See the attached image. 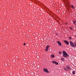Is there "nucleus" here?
Here are the masks:
<instances>
[{
	"instance_id": "1",
	"label": "nucleus",
	"mask_w": 76,
	"mask_h": 76,
	"mask_svg": "<svg viewBox=\"0 0 76 76\" xmlns=\"http://www.w3.org/2000/svg\"><path fill=\"white\" fill-rule=\"evenodd\" d=\"M63 55L62 56L63 57H64L65 58H67V57H69V55L67 54V53H66L65 51H63Z\"/></svg>"
},
{
	"instance_id": "2",
	"label": "nucleus",
	"mask_w": 76,
	"mask_h": 76,
	"mask_svg": "<svg viewBox=\"0 0 76 76\" xmlns=\"http://www.w3.org/2000/svg\"><path fill=\"white\" fill-rule=\"evenodd\" d=\"M70 44L71 45V46H72V47H75V44H74L73 43V42L70 41Z\"/></svg>"
},
{
	"instance_id": "3",
	"label": "nucleus",
	"mask_w": 76,
	"mask_h": 76,
	"mask_svg": "<svg viewBox=\"0 0 76 76\" xmlns=\"http://www.w3.org/2000/svg\"><path fill=\"white\" fill-rule=\"evenodd\" d=\"M43 70L46 73H49V71L48 70V69L47 68H44L43 69Z\"/></svg>"
},
{
	"instance_id": "4",
	"label": "nucleus",
	"mask_w": 76,
	"mask_h": 76,
	"mask_svg": "<svg viewBox=\"0 0 76 76\" xmlns=\"http://www.w3.org/2000/svg\"><path fill=\"white\" fill-rule=\"evenodd\" d=\"M64 42H65V43H66V45H69V42L68 41L64 40Z\"/></svg>"
},
{
	"instance_id": "5",
	"label": "nucleus",
	"mask_w": 76,
	"mask_h": 76,
	"mask_svg": "<svg viewBox=\"0 0 76 76\" xmlns=\"http://www.w3.org/2000/svg\"><path fill=\"white\" fill-rule=\"evenodd\" d=\"M52 63H53V64H56V65H58V62H56V61H52Z\"/></svg>"
},
{
	"instance_id": "6",
	"label": "nucleus",
	"mask_w": 76,
	"mask_h": 76,
	"mask_svg": "<svg viewBox=\"0 0 76 76\" xmlns=\"http://www.w3.org/2000/svg\"><path fill=\"white\" fill-rule=\"evenodd\" d=\"M57 43H58V45L60 46H61V43L60 41H57Z\"/></svg>"
},
{
	"instance_id": "7",
	"label": "nucleus",
	"mask_w": 76,
	"mask_h": 76,
	"mask_svg": "<svg viewBox=\"0 0 76 76\" xmlns=\"http://www.w3.org/2000/svg\"><path fill=\"white\" fill-rule=\"evenodd\" d=\"M66 67L67 69H71V68L70 67V66H66Z\"/></svg>"
},
{
	"instance_id": "8",
	"label": "nucleus",
	"mask_w": 76,
	"mask_h": 76,
	"mask_svg": "<svg viewBox=\"0 0 76 76\" xmlns=\"http://www.w3.org/2000/svg\"><path fill=\"white\" fill-rule=\"evenodd\" d=\"M71 7H72V9H75V8L74 7V6H73V5H71Z\"/></svg>"
},
{
	"instance_id": "9",
	"label": "nucleus",
	"mask_w": 76,
	"mask_h": 76,
	"mask_svg": "<svg viewBox=\"0 0 76 76\" xmlns=\"http://www.w3.org/2000/svg\"><path fill=\"white\" fill-rule=\"evenodd\" d=\"M50 57H51V58H54V55L53 54H52L50 56Z\"/></svg>"
},
{
	"instance_id": "10",
	"label": "nucleus",
	"mask_w": 76,
	"mask_h": 76,
	"mask_svg": "<svg viewBox=\"0 0 76 76\" xmlns=\"http://www.w3.org/2000/svg\"><path fill=\"white\" fill-rule=\"evenodd\" d=\"M61 61H64V60H65V59H64V58H61Z\"/></svg>"
},
{
	"instance_id": "11",
	"label": "nucleus",
	"mask_w": 76,
	"mask_h": 76,
	"mask_svg": "<svg viewBox=\"0 0 76 76\" xmlns=\"http://www.w3.org/2000/svg\"><path fill=\"white\" fill-rule=\"evenodd\" d=\"M76 22L75 21H73V23H74V24L75 25V26H76Z\"/></svg>"
},
{
	"instance_id": "12",
	"label": "nucleus",
	"mask_w": 76,
	"mask_h": 76,
	"mask_svg": "<svg viewBox=\"0 0 76 76\" xmlns=\"http://www.w3.org/2000/svg\"><path fill=\"white\" fill-rule=\"evenodd\" d=\"M75 71H73L72 72V74L73 75H75Z\"/></svg>"
},
{
	"instance_id": "13",
	"label": "nucleus",
	"mask_w": 76,
	"mask_h": 76,
	"mask_svg": "<svg viewBox=\"0 0 76 76\" xmlns=\"http://www.w3.org/2000/svg\"><path fill=\"white\" fill-rule=\"evenodd\" d=\"M50 47V46L49 45H48V46H47V47H46V49H48V48H49V47Z\"/></svg>"
},
{
	"instance_id": "14",
	"label": "nucleus",
	"mask_w": 76,
	"mask_h": 76,
	"mask_svg": "<svg viewBox=\"0 0 76 76\" xmlns=\"http://www.w3.org/2000/svg\"><path fill=\"white\" fill-rule=\"evenodd\" d=\"M69 39V40H71V39H72V37H68Z\"/></svg>"
},
{
	"instance_id": "15",
	"label": "nucleus",
	"mask_w": 76,
	"mask_h": 76,
	"mask_svg": "<svg viewBox=\"0 0 76 76\" xmlns=\"http://www.w3.org/2000/svg\"><path fill=\"white\" fill-rule=\"evenodd\" d=\"M69 28L70 29H71V30H72V27H69Z\"/></svg>"
},
{
	"instance_id": "16",
	"label": "nucleus",
	"mask_w": 76,
	"mask_h": 76,
	"mask_svg": "<svg viewBox=\"0 0 76 76\" xmlns=\"http://www.w3.org/2000/svg\"><path fill=\"white\" fill-rule=\"evenodd\" d=\"M48 49H45V51H48Z\"/></svg>"
},
{
	"instance_id": "17",
	"label": "nucleus",
	"mask_w": 76,
	"mask_h": 76,
	"mask_svg": "<svg viewBox=\"0 0 76 76\" xmlns=\"http://www.w3.org/2000/svg\"><path fill=\"white\" fill-rule=\"evenodd\" d=\"M64 70H65L66 71H67V69H66L65 68H64Z\"/></svg>"
},
{
	"instance_id": "18",
	"label": "nucleus",
	"mask_w": 76,
	"mask_h": 76,
	"mask_svg": "<svg viewBox=\"0 0 76 76\" xmlns=\"http://www.w3.org/2000/svg\"><path fill=\"white\" fill-rule=\"evenodd\" d=\"M75 47H76V42L75 43Z\"/></svg>"
},
{
	"instance_id": "19",
	"label": "nucleus",
	"mask_w": 76,
	"mask_h": 76,
	"mask_svg": "<svg viewBox=\"0 0 76 76\" xmlns=\"http://www.w3.org/2000/svg\"><path fill=\"white\" fill-rule=\"evenodd\" d=\"M23 45H26V43H24Z\"/></svg>"
},
{
	"instance_id": "20",
	"label": "nucleus",
	"mask_w": 76,
	"mask_h": 76,
	"mask_svg": "<svg viewBox=\"0 0 76 76\" xmlns=\"http://www.w3.org/2000/svg\"><path fill=\"white\" fill-rule=\"evenodd\" d=\"M61 52H59V54H61Z\"/></svg>"
},
{
	"instance_id": "21",
	"label": "nucleus",
	"mask_w": 76,
	"mask_h": 76,
	"mask_svg": "<svg viewBox=\"0 0 76 76\" xmlns=\"http://www.w3.org/2000/svg\"><path fill=\"white\" fill-rule=\"evenodd\" d=\"M56 35H57V36H58V34H57L56 33Z\"/></svg>"
},
{
	"instance_id": "22",
	"label": "nucleus",
	"mask_w": 76,
	"mask_h": 76,
	"mask_svg": "<svg viewBox=\"0 0 76 76\" xmlns=\"http://www.w3.org/2000/svg\"><path fill=\"white\" fill-rule=\"evenodd\" d=\"M37 1H38V2H39V1H37Z\"/></svg>"
},
{
	"instance_id": "23",
	"label": "nucleus",
	"mask_w": 76,
	"mask_h": 76,
	"mask_svg": "<svg viewBox=\"0 0 76 76\" xmlns=\"http://www.w3.org/2000/svg\"><path fill=\"white\" fill-rule=\"evenodd\" d=\"M65 24H66V25H67V23H66Z\"/></svg>"
},
{
	"instance_id": "24",
	"label": "nucleus",
	"mask_w": 76,
	"mask_h": 76,
	"mask_svg": "<svg viewBox=\"0 0 76 76\" xmlns=\"http://www.w3.org/2000/svg\"><path fill=\"white\" fill-rule=\"evenodd\" d=\"M75 38H76V35L75 36Z\"/></svg>"
}]
</instances>
